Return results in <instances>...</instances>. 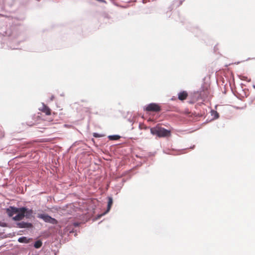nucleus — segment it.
I'll use <instances>...</instances> for the list:
<instances>
[{
    "instance_id": "1",
    "label": "nucleus",
    "mask_w": 255,
    "mask_h": 255,
    "mask_svg": "<svg viewBox=\"0 0 255 255\" xmlns=\"http://www.w3.org/2000/svg\"><path fill=\"white\" fill-rule=\"evenodd\" d=\"M150 132L152 134L159 137L168 136L170 134L169 130L159 126L151 128Z\"/></svg>"
},
{
    "instance_id": "2",
    "label": "nucleus",
    "mask_w": 255,
    "mask_h": 255,
    "mask_svg": "<svg viewBox=\"0 0 255 255\" xmlns=\"http://www.w3.org/2000/svg\"><path fill=\"white\" fill-rule=\"evenodd\" d=\"M8 214L9 216H12L14 214H17L16 215L13 217L14 221H19L22 220L25 216V214H23L20 208L10 207V209H7Z\"/></svg>"
},
{
    "instance_id": "3",
    "label": "nucleus",
    "mask_w": 255,
    "mask_h": 255,
    "mask_svg": "<svg viewBox=\"0 0 255 255\" xmlns=\"http://www.w3.org/2000/svg\"><path fill=\"white\" fill-rule=\"evenodd\" d=\"M38 217L39 218L42 219L45 222L50 223L52 224H55L57 223V221L55 219L46 214H43L38 215Z\"/></svg>"
},
{
    "instance_id": "4",
    "label": "nucleus",
    "mask_w": 255,
    "mask_h": 255,
    "mask_svg": "<svg viewBox=\"0 0 255 255\" xmlns=\"http://www.w3.org/2000/svg\"><path fill=\"white\" fill-rule=\"evenodd\" d=\"M143 109L146 111L157 112L160 111V107L155 103H151L145 106Z\"/></svg>"
},
{
    "instance_id": "5",
    "label": "nucleus",
    "mask_w": 255,
    "mask_h": 255,
    "mask_svg": "<svg viewBox=\"0 0 255 255\" xmlns=\"http://www.w3.org/2000/svg\"><path fill=\"white\" fill-rule=\"evenodd\" d=\"M20 211H21L22 213L25 214L24 217H26V218H29L31 217H32L33 212L31 209H29L26 208L22 207L20 208Z\"/></svg>"
},
{
    "instance_id": "6",
    "label": "nucleus",
    "mask_w": 255,
    "mask_h": 255,
    "mask_svg": "<svg viewBox=\"0 0 255 255\" xmlns=\"http://www.w3.org/2000/svg\"><path fill=\"white\" fill-rule=\"evenodd\" d=\"M112 204H113V198L111 197H108V206H107V210L104 213L99 215L98 216V218H100V217H102V216L105 215L108 212H109V211L111 209V208Z\"/></svg>"
},
{
    "instance_id": "7",
    "label": "nucleus",
    "mask_w": 255,
    "mask_h": 255,
    "mask_svg": "<svg viewBox=\"0 0 255 255\" xmlns=\"http://www.w3.org/2000/svg\"><path fill=\"white\" fill-rule=\"evenodd\" d=\"M39 110L46 114L47 115L50 114V110L44 104H42L41 107L39 108Z\"/></svg>"
},
{
    "instance_id": "8",
    "label": "nucleus",
    "mask_w": 255,
    "mask_h": 255,
    "mask_svg": "<svg viewBox=\"0 0 255 255\" xmlns=\"http://www.w3.org/2000/svg\"><path fill=\"white\" fill-rule=\"evenodd\" d=\"M188 96L187 93L186 91L180 92L178 94V98L179 100L182 101L186 99Z\"/></svg>"
},
{
    "instance_id": "9",
    "label": "nucleus",
    "mask_w": 255,
    "mask_h": 255,
    "mask_svg": "<svg viewBox=\"0 0 255 255\" xmlns=\"http://www.w3.org/2000/svg\"><path fill=\"white\" fill-rule=\"evenodd\" d=\"M17 225L19 227L21 228L28 227L31 225L30 224L24 222L19 223Z\"/></svg>"
},
{
    "instance_id": "10",
    "label": "nucleus",
    "mask_w": 255,
    "mask_h": 255,
    "mask_svg": "<svg viewBox=\"0 0 255 255\" xmlns=\"http://www.w3.org/2000/svg\"><path fill=\"white\" fill-rule=\"evenodd\" d=\"M211 114L213 119H217L219 117L218 113L215 111L212 110L211 111Z\"/></svg>"
},
{
    "instance_id": "11",
    "label": "nucleus",
    "mask_w": 255,
    "mask_h": 255,
    "mask_svg": "<svg viewBox=\"0 0 255 255\" xmlns=\"http://www.w3.org/2000/svg\"><path fill=\"white\" fill-rule=\"evenodd\" d=\"M120 136L118 135H109L108 136V138L110 140H118L120 138Z\"/></svg>"
},
{
    "instance_id": "12",
    "label": "nucleus",
    "mask_w": 255,
    "mask_h": 255,
    "mask_svg": "<svg viewBox=\"0 0 255 255\" xmlns=\"http://www.w3.org/2000/svg\"><path fill=\"white\" fill-rule=\"evenodd\" d=\"M42 246V242L40 241H37L35 242L34 244V247L38 249Z\"/></svg>"
},
{
    "instance_id": "13",
    "label": "nucleus",
    "mask_w": 255,
    "mask_h": 255,
    "mask_svg": "<svg viewBox=\"0 0 255 255\" xmlns=\"http://www.w3.org/2000/svg\"><path fill=\"white\" fill-rule=\"evenodd\" d=\"M18 241L20 243H27V240L26 237H20L18 239Z\"/></svg>"
},
{
    "instance_id": "14",
    "label": "nucleus",
    "mask_w": 255,
    "mask_h": 255,
    "mask_svg": "<svg viewBox=\"0 0 255 255\" xmlns=\"http://www.w3.org/2000/svg\"><path fill=\"white\" fill-rule=\"evenodd\" d=\"M93 136H94V137H102V136H103V135L100 134H99V133H96V132H95V133H94V134H93Z\"/></svg>"
},
{
    "instance_id": "15",
    "label": "nucleus",
    "mask_w": 255,
    "mask_h": 255,
    "mask_svg": "<svg viewBox=\"0 0 255 255\" xmlns=\"http://www.w3.org/2000/svg\"><path fill=\"white\" fill-rule=\"evenodd\" d=\"M4 135V133L3 131H0V138L3 137Z\"/></svg>"
}]
</instances>
